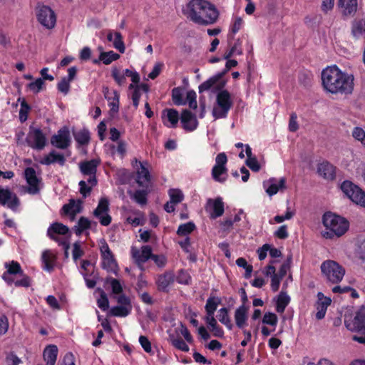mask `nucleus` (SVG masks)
I'll return each mask as SVG.
<instances>
[{"instance_id":"680f3d73","label":"nucleus","mask_w":365,"mask_h":365,"mask_svg":"<svg viewBox=\"0 0 365 365\" xmlns=\"http://www.w3.org/2000/svg\"><path fill=\"white\" fill-rule=\"evenodd\" d=\"M22 278L15 281L14 284L16 287H29L31 286V279L30 277L23 272L22 275H20Z\"/></svg>"},{"instance_id":"ea45409f","label":"nucleus","mask_w":365,"mask_h":365,"mask_svg":"<svg viewBox=\"0 0 365 365\" xmlns=\"http://www.w3.org/2000/svg\"><path fill=\"white\" fill-rule=\"evenodd\" d=\"M62 211L66 215H69L73 220L76 215L80 212L79 207L76 204L74 200H71L68 204H66L62 207Z\"/></svg>"},{"instance_id":"6e6d98bb","label":"nucleus","mask_w":365,"mask_h":365,"mask_svg":"<svg viewBox=\"0 0 365 365\" xmlns=\"http://www.w3.org/2000/svg\"><path fill=\"white\" fill-rule=\"evenodd\" d=\"M169 195L172 204H178L182 201L184 195L181 190L178 189H170L169 190Z\"/></svg>"},{"instance_id":"7c9ffc66","label":"nucleus","mask_w":365,"mask_h":365,"mask_svg":"<svg viewBox=\"0 0 365 365\" xmlns=\"http://www.w3.org/2000/svg\"><path fill=\"white\" fill-rule=\"evenodd\" d=\"M104 95L105 98L108 102L110 111L111 113H118L119 110V93L117 91H113L111 93L107 91L106 93H104Z\"/></svg>"},{"instance_id":"39448f33","label":"nucleus","mask_w":365,"mask_h":365,"mask_svg":"<svg viewBox=\"0 0 365 365\" xmlns=\"http://www.w3.org/2000/svg\"><path fill=\"white\" fill-rule=\"evenodd\" d=\"M321 271L327 279L333 284L340 282L345 274L344 267L333 260H327L322 262Z\"/></svg>"},{"instance_id":"2eb2a0df","label":"nucleus","mask_w":365,"mask_h":365,"mask_svg":"<svg viewBox=\"0 0 365 365\" xmlns=\"http://www.w3.org/2000/svg\"><path fill=\"white\" fill-rule=\"evenodd\" d=\"M348 329L365 334V307H361L356 312L353 320L350 322L345 320Z\"/></svg>"},{"instance_id":"de8ad7c7","label":"nucleus","mask_w":365,"mask_h":365,"mask_svg":"<svg viewBox=\"0 0 365 365\" xmlns=\"http://www.w3.org/2000/svg\"><path fill=\"white\" fill-rule=\"evenodd\" d=\"M195 227V225L192 222L181 224L178 228L177 234L179 236H186L194 231Z\"/></svg>"},{"instance_id":"412c9836","label":"nucleus","mask_w":365,"mask_h":365,"mask_svg":"<svg viewBox=\"0 0 365 365\" xmlns=\"http://www.w3.org/2000/svg\"><path fill=\"white\" fill-rule=\"evenodd\" d=\"M318 300L315 304V308L317 310L316 313V319L319 320L324 317L328 306L331 304V300L329 297L324 296L322 292H318Z\"/></svg>"},{"instance_id":"052dcab7","label":"nucleus","mask_w":365,"mask_h":365,"mask_svg":"<svg viewBox=\"0 0 365 365\" xmlns=\"http://www.w3.org/2000/svg\"><path fill=\"white\" fill-rule=\"evenodd\" d=\"M78 185L80 187L79 192L83 197L86 198V197L90 195L93 186H91V185L88 186L86 182L84 180H81L78 183Z\"/></svg>"},{"instance_id":"c756f323","label":"nucleus","mask_w":365,"mask_h":365,"mask_svg":"<svg viewBox=\"0 0 365 365\" xmlns=\"http://www.w3.org/2000/svg\"><path fill=\"white\" fill-rule=\"evenodd\" d=\"M247 310L248 307L244 304H242L235 310V320L237 327L240 329L244 328V327L246 325V322L247 319Z\"/></svg>"},{"instance_id":"0eeeda50","label":"nucleus","mask_w":365,"mask_h":365,"mask_svg":"<svg viewBox=\"0 0 365 365\" xmlns=\"http://www.w3.org/2000/svg\"><path fill=\"white\" fill-rule=\"evenodd\" d=\"M227 157L225 153H220L215 158V164L212 168V178L217 182L224 183L227 179V168L226 167Z\"/></svg>"},{"instance_id":"a19ab883","label":"nucleus","mask_w":365,"mask_h":365,"mask_svg":"<svg viewBox=\"0 0 365 365\" xmlns=\"http://www.w3.org/2000/svg\"><path fill=\"white\" fill-rule=\"evenodd\" d=\"M42 262L44 264V269L51 272L54 268V261L56 257L49 250H46L42 253Z\"/></svg>"},{"instance_id":"c9c22d12","label":"nucleus","mask_w":365,"mask_h":365,"mask_svg":"<svg viewBox=\"0 0 365 365\" xmlns=\"http://www.w3.org/2000/svg\"><path fill=\"white\" fill-rule=\"evenodd\" d=\"M91 227V220L86 217H81L72 230L77 236H81L84 231L89 230Z\"/></svg>"},{"instance_id":"423d86ee","label":"nucleus","mask_w":365,"mask_h":365,"mask_svg":"<svg viewBox=\"0 0 365 365\" xmlns=\"http://www.w3.org/2000/svg\"><path fill=\"white\" fill-rule=\"evenodd\" d=\"M341 190L353 202L365 207V192L350 180L341 184Z\"/></svg>"},{"instance_id":"72a5a7b5","label":"nucleus","mask_w":365,"mask_h":365,"mask_svg":"<svg viewBox=\"0 0 365 365\" xmlns=\"http://www.w3.org/2000/svg\"><path fill=\"white\" fill-rule=\"evenodd\" d=\"M150 187H143L141 190H136L133 195L129 192L131 199L140 205H146L148 202V195L150 192Z\"/></svg>"},{"instance_id":"ddd939ff","label":"nucleus","mask_w":365,"mask_h":365,"mask_svg":"<svg viewBox=\"0 0 365 365\" xmlns=\"http://www.w3.org/2000/svg\"><path fill=\"white\" fill-rule=\"evenodd\" d=\"M24 178L29 185L28 192L31 195L38 194L40 192L39 185L41 182V178L37 177L35 169L32 167L25 168Z\"/></svg>"},{"instance_id":"c85d7f7f","label":"nucleus","mask_w":365,"mask_h":365,"mask_svg":"<svg viewBox=\"0 0 365 365\" xmlns=\"http://www.w3.org/2000/svg\"><path fill=\"white\" fill-rule=\"evenodd\" d=\"M221 302V298L215 296H210L207 299L206 304L205 306L206 312V316L205 317H214L215 312Z\"/></svg>"},{"instance_id":"69168bd1","label":"nucleus","mask_w":365,"mask_h":365,"mask_svg":"<svg viewBox=\"0 0 365 365\" xmlns=\"http://www.w3.org/2000/svg\"><path fill=\"white\" fill-rule=\"evenodd\" d=\"M245 163L254 172H258L260 170V165L255 156L247 158Z\"/></svg>"},{"instance_id":"3c124183","label":"nucleus","mask_w":365,"mask_h":365,"mask_svg":"<svg viewBox=\"0 0 365 365\" xmlns=\"http://www.w3.org/2000/svg\"><path fill=\"white\" fill-rule=\"evenodd\" d=\"M106 283H109L111 286L112 292L114 294H120L123 292V287L119 280L113 277L106 278Z\"/></svg>"},{"instance_id":"20e7f679","label":"nucleus","mask_w":365,"mask_h":365,"mask_svg":"<svg viewBox=\"0 0 365 365\" xmlns=\"http://www.w3.org/2000/svg\"><path fill=\"white\" fill-rule=\"evenodd\" d=\"M226 82L222 81L217 83L216 90L220 91L216 96V105L212 109V116L215 119L227 118L230 110L232 108L233 102L231 95L227 90H223Z\"/></svg>"},{"instance_id":"774afa93","label":"nucleus","mask_w":365,"mask_h":365,"mask_svg":"<svg viewBox=\"0 0 365 365\" xmlns=\"http://www.w3.org/2000/svg\"><path fill=\"white\" fill-rule=\"evenodd\" d=\"M191 281L190 276L185 271L180 270L177 277V282L181 284H189Z\"/></svg>"},{"instance_id":"b1692460","label":"nucleus","mask_w":365,"mask_h":365,"mask_svg":"<svg viewBox=\"0 0 365 365\" xmlns=\"http://www.w3.org/2000/svg\"><path fill=\"white\" fill-rule=\"evenodd\" d=\"M317 171L324 179L333 180L336 178V167L328 161L319 164Z\"/></svg>"},{"instance_id":"f257e3e1","label":"nucleus","mask_w":365,"mask_h":365,"mask_svg":"<svg viewBox=\"0 0 365 365\" xmlns=\"http://www.w3.org/2000/svg\"><path fill=\"white\" fill-rule=\"evenodd\" d=\"M324 88L332 94H351L354 90V76L341 71L337 66H328L322 72Z\"/></svg>"},{"instance_id":"7ed1b4c3","label":"nucleus","mask_w":365,"mask_h":365,"mask_svg":"<svg viewBox=\"0 0 365 365\" xmlns=\"http://www.w3.org/2000/svg\"><path fill=\"white\" fill-rule=\"evenodd\" d=\"M322 222L327 230L322 233L326 239L339 237L344 235L349 227V222L346 219L331 212L324 214Z\"/></svg>"},{"instance_id":"473e14b6","label":"nucleus","mask_w":365,"mask_h":365,"mask_svg":"<svg viewBox=\"0 0 365 365\" xmlns=\"http://www.w3.org/2000/svg\"><path fill=\"white\" fill-rule=\"evenodd\" d=\"M73 137L78 143V148L80 146H86L91 140L90 132L88 129L83 128L73 133Z\"/></svg>"},{"instance_id":"f03ea898","label":"nucleus","mask_w":365,"mask_h":365,"mask_svg":"<svg viewBox=\"0 0 365 365\" xmlns=\"http://www.w3.org/2000/svg\"><path fill=\"white\" fill-rule=\"evenodd\" d=\"M183 12L192 21L200 25L212 24L219 18L218 10L206 0H190Z\"/></svg>"},{"instance_id":"6ab92c4d","label":"nucleus","mask_w":365,"mask_h":365,"mask_svg":"<svg viewBox=\"0 0 365 365\" xmlns=\"http://www.w3.org/2000/svg\"><path fill=\"white\" fill-rule=\"evenodd\" d=\"M131 254L135 263L139 267H141L143 263L151 259L153 255L152 248L149 245H144L141 247V251H140L137 248L132 247Z\"/></svg>"},{"instance_id":"aec40b11","label":"nucleus","mask_w":365,"mask_h":365,"mask_svg":"<svg viewBox=\"0 0 365 365\" xmlns=\"http://www.w3.org/2000/svg\"><path fill=\"white\" fill-rule=\"evenodd\" d=\"M180 121L182 128L188 132L195 130L198 126V121L196 116L190 110L187 109L182 110Z\"/></svg>"},{"instance_id":"2f4dec72","label":"nucleus","mask_w":365,"mask_h":365,"mask_svg":"<svg viewBox=\"0 0 365 365\" xmlns=\"http://www.w3.org/2000/svg\"><path fill=\"white\" fill-rule=\"evenodd\" d=\"M224 76L225 72H220L204 81L199 86V93H201L204 91H209L215 85L217 86V83Z\"/></svg>"},{"instance_id":"4be33fe9","label":"nucleus","mask_w":365,"mask_h":365,"mask_svg":"<svg viewBox=\"0 0 365 365\" xmlns=\"http://www.w3.org/2000/svg\"><path fill=\"white\" fill-rule=\"evenodd\" d=\"M100 38L105 43H113V46H125L120 33L111 30L101 32Z\"/></svg>"},{"instance_id":"4c0bfd02","label":"nucleus","mask_w":365,"mask_h":365,"mask_svg":"<svg viewBox=\"0 0 365 365\" xmlns=\"http://www.w3.org/2000/svg\"><path fill=\"white\" fill-rule=\"evenodd\" d=\"M204 319L215 336L222 337L223 336L224 331L222 328L218 325L217 320L214 317H205Z\"/></svg>"},{"instance_id":"1a4fd4ad","label":"nucleus","mask_w":365,"mask_h":365,"mask_svg":"<svg viewBox=\"0 0 365 365\" xmlns=\"http://www.w3.org/2000/svg\"><path fill=\"white\" fill-rule=\"evenodd\" d=\"M36 14L38 21L45 28L52 29L56 25V14L49 6L38 4L36 7Z\"/></svg>"},{"instance_id":"a211bd4d","label":"nucleus","mask_w":365,"mask_h":365,"mask_svg":"<svg viewBox=\"0 0 365 365\" xmlns=\"http://www.w3.org/2000/svg\"><path fill=\"white\" fill-rule=\"evenodd\" d=\"M206 211L209 212L210 217L216 219L221 217L225 212V205L221 197L215 199H208L206 205Z\"/></svg>"},{"instance_id":"c03bdc74","label":"nucleus","mask_w":365,"mask_h":365,"mask_svg":"<svg viewBox=\"0 0 365 365\" xmlns=\"http://www.w3.org/2000/svg\"><path fill=\"white\" fill-rule=\"evenodd\" d=\"M5 267L7 269L6 272L11 275L23 274L24 271L20 264L16 261L12 260L9 263H5Z\"/></svg>"},{"instance_id":"37998d69","label":"nucleus","mask_w":365,"mask_h":365,"mask_svg":"<svg viewBox=\"0 0 365 365\" xmlns=\"http://www.w3.org/2000/svg\"><path fill=\"white\" fill-rule=\"evenodd\" d=\"M96 292L100 294V297L97 300L98 307L101 310L106 311L109 307V301L106 293L100 287L97 288Z\"/></svg>"},{"instance_id":"58836bf2","label":"nucleus","mask_w":365,"mask_h":365,"mask_svg":"<svg viewBox=\"0 0 365 365\" xmlns=\"http://www.w3.org/2000/svg\"><path fill=\"white\" fill-rule=\"evenodd\" d=\"M217 318L219 321L224 324L229 330H232L233 324L229 316V309L226 307H222L219 309Z\"/></svg>"},{"instance_id":"bb28decb","label":"nucleus","mask_w":365,"mask_h":365,"mask_svg":"<svg viewBox=\"0 0 365 365\" xmlns=\"http://www.w3.org/2000/svg\"><path fill=\"white\" fill-rule=\"evenodd\" d=\"M338 6L344 16H354L357 10V0H339Z\"/></svg>"},{"instance_id":"13d9d810","label":"nucleus","mask_w":365,"mask_h":365,"mask_svg":"<svg viewBox=\"0 0 365 365\" xmlns=\"http://www.w3.org/2000/svg\"><path fill=\"white\" fill-rule=\"evenodd\" d=\"M43 85L44 81H43V79L38 78L35 81L29 83L27 85V87L30 91L34 92V93H38L42 90Z\"/></svg>"},{"instance_id":"a18cd8bd","label":"nucleus","mask_w":365,"mask_h":365,"mask_svg":"<svg viewBox=\"0 0 365 365\" xmlns=\"http://www.w3.org/2000/svg\"><path fill=\"white\" fill-rule=\"evenodd\" d=\"M132 309L123 306H115L110 309V314L114 317H125L131 312Z\"/></svg>"},{"instance_id":"a878e982","label":"nucleus","mask_w":365,"mask_h":365,"mask_svg":"<svg viewBox=\"0 0 365 365\" xmlns=\"http://www.w3.org/2000/svg\"><path fill=\"white\" fill-rule=\"evenodd\" d=\"M174 282V274L170 272H166L158 276L156 284L160 292H168V287Z\"/></svg>"},{"instance_id":"f704fd0d","label":"nucleus","mask_w":365,"mask_h":365,"mask_svg":"<svg viewBox=\"0 0 365 365\" xmlns=\"http://www.w3.org/2000/svg\"><path fill=\"white\" fill-rule=\"evenodd\" d=\"M120 58V55L112 51L108 52H101L99 58L98 59H93V63L98 64L100 61H102L104 64H110L113 61L118 60Z\"/></svg>"},{"instance_id":"cd10ccee","label":"nucleus","mask_w":365,"mask_h":365,"mask_svg":"<svg viewBox=\"0 0 365 365\" xmlns=\"http://www.w3.org/2000/svg\"><path fill=\"white\" fill-rule=\"evenodd\" d=\"M58 347L56 345H48L43 351V359L46 362V365H55L57 356Z\"/></svg>"},{"instance_id":"dca6fc26","label":"nucleus","mask_w":365,"mask_h":365,"mask_svg":"<svg viewBox=\"0 0 365 365\" xmlns=\"http://www.w3.org/2000/svg\"><path fill=\"white\" fill-rule=\"evenodd\" d=\"M69 228L68 226L61 223V222H53L52 223L47 230V236L52 240L55 241L57 243L59 242L65 241L69 240V237L62 238L57 236L59 235H66L69 234Z\"/></svg>"},{"instance_id":"09e8293b","label":"nucleus","mask_w":365,"mask_h":365,"mask_svg":"<svg viewBox=\"0 0 365 365\" xmlns=\"http://www.w3.org/2000/svg\"><path fill=\"white\" fill-rule=\"evenodd\" d=\"M172 98L175 105L181 106L185 105V101L182 98V88L180 87L174 88L172 90Z\"/></svg>"},{"instance_id":"f3484780","label":"nucleus","mask_w":365,"mask_h":365,"mask_svg":"<svg viewBox=\"0 0 365 365\" xmlns=\"http://www.w3.org/2000/svg\"><path fill=\"white\" fill-rule=\"evenodd\" d=\"M0 204L15 212L20 205V200L10 190L0 187Z\"/></svg>"},{"instance_id":"f8f14e48","label":"nucleus","mask_w":365,"mask_h":365,"mask_svg":"<svg viewBox=\"0 0 365 365\" xmlns=\"http://www.w3.org/2000/svg\"><path fill=\"white\" fill-rule=\"evenodd\" d=\"M108 212L109 201L106 197H101L97 207L93 211V215L99 220L103 226H108L111 223L112 217Z\"/></svg>"},{"instance_id":"603ef678","label":"nucleus","mask_w":365,"mask_h":365,"mask_svg":"<svg viewBox=\"0 0 365 365\" xmlns=\"http://www.w3.org/2000/svg\"><path fill=\"white\" fill-rule=\"evenodd\" d=\"M172 345L178 350L184 352H188L190 349L186 342L180 337L171 339Z\"/></svg>"},{"instance_id":"49530a36","label":"nucleus","mask_w":365,"mask_h":365,"mask_svg":"<svg viewBox=\"0 0 365 365\" xmlns=\"http://www.w3.org/2000/svg\"><path fill=\"white\" fill-rule=\"evenodd\" d=\"M286 179L284 178H282L279 179L278 184L271 183L269 187L267 188L266 192L270 196H272L277 193L279 189L286 188Z\"/></svg>"},{"instance_id":"4d7b16f0","label":"nucleus","mask_w":365,"mask_h":365,"mask_svg":"<svg viewBox=\"0 0 365 365\" xmlns=\"http://www.w3.org/2000/svg\"><path fill=\"white\" fill-rule=\"evenodd\" d=\"M111 76L119 86H122L125 83L126 79L124 71L121 73L119 69L113 68L111 71Z\"/></svg>"},{"instance_id":"9d476101","label":"nucleus","mask_w":365,"mask_h":365,"mask_svg":"<svg viewBox=\"0 0 365 365\" xmlns=\"http://www.w3.org/2000/svg\"><path fill=\"white\" fill-rule=\"evenodd\" d=\"M100 252L103 269H106L108 272L115 273L118 270V263L115 259L114 255L104 239L101 241Z\"/></svg>"},{"instance_id":"6e6552de","label":"nucleus","mask_w":365,"mask_h":365,"mask_svg":"<svg viewBox=\"0 0 365 365\" xmlns=\"http://www.w3.org/2000/svg\"><path fill=\"white\" fill-rule=\"evenodd\" d=\"M25 140L29 147L37 150H43L47 143V139L43 130L39 128L32 126L29 128Z\"/></svg>"},{"instance_id":"e433bc0d","label":"nucleus","mask_w":365,"mask_h":365,"mask_svg":"<svg viewBox=\"0 0 365 365\" xmlns=\"http://www.w3.org/2000/svg\"><path fill=\"white\" fill-rule=\"evenodd\" d=\"M289 302V296L287 293L281 292L277 299L276 311L278 313H283Z\"/></svg>"},{"instance_id":"9b49d317","label":"nucleus","mask_w":365,"mask_h":365,"mask_svg":"<svg viewBox=\"0 0 365 365\" xmlns=\"http://www.w3.org/2000/svg\"><path fill=\"white\" fill-rule=\"evenodd\" d=\"M99 164L100 160L98 159L84 160L79 163V169L81 173L83 175L89 176L87 182L89 185H91V186H96L98 183L96 173Z\"/></svg>"},{"instance_id":"bf43d9fd","label":"nucleus","mask_w":365,"mask_h":365,"mask_svg":"<svg viewBox=\"0 0 365 365\" xmlns=\"http://www.w3.org/2000/svg\"><path fill=\"white\" fill-rule=\"evenodd\" d=\"M73 259L76 261L81 257L84 255V251L81 248V242L79 241H76L73 245Z\"/></svg>"},{"instance_id":"e2e57ef3","label":"nucleus","mask_w":365,"mask_h":365,"mask_svg":"<svg viewBox=\"0 0 365 365\" xmlns=\"http://www.w3.org/2000/svg\"><path fill=\"white\" fill-rule=\"evenodd\" d=\"M196 93L194 91H189L187 93L186 99L188 102L189 107L192 109H196L197 104L196 101Z\"/></svg>"},{"instance_id":"8fccbe9b","label":"nucleus","mask_w":365,"mask_h":365,"mask_svg":"<svg viewBox=\"0 0 365 365\" xmlns=\"http://www.w3.org/2000/svg\"><path fill=\"white\" fill-rule=\"evenodd\" d=\"M31 108L29 103L23 98L21 101V108L19 110V119L21 122H25L28 118V114Z\"/></svg>"},{"instance_id":"393cba45","label":"nucleus","mask_w":365,"mask_h":365,"mask_svg":"<svg viewBox=\"0 0 365 365\" xmlns=\"http://www.w3.org/2000/svg\"><path fill=\"white\" fill-rule=\"evenodd\" d=\"M39 163L44 165H50L53 163H58L61 166H63L66 163V158L63 154L58 153L55 150H51L48 155H45L44 158L39 161Z\"/></svg>"},{"instance_id":"79ce46f5","label":"nucleus","mask_w":365,"mask_h":365,"mask_svg":"<svg viewBox=\"0 0 365 365\" xmlns=\"http://www.w3.org/2000/svg\"><path fill=\"white\" fill-rule=\"evenodd\" d=\"M165 112H167V119L170 125H168L165 123L164 124L169 128H176L179 120L178 112L174 108L165 109L163 113Z\"/></svg>"},{"instance_id":"864d4df0","label":"nucleus","mask_w":365,"mask_h":365,"mask_svg":"<svg viewBox=\"0 0 365 365\" xmlns=\"http://www.w3.org/2000/svg\"><path fill=\"white\" fill-rule=\"evenodd\" d=\"M352 33L355 36L365 34V19L359 20L354 24Z\"/></svg>"},{"instance_id":"338daca9","label":"nucleus","mask_w":365,"mask_h":365,"mask_svg":"<svg viewBox=\"0 0 365 365\" xmlns=\"http://www.w3.org/2000/svg\"><path fill=\"white\" fill-rule=\"evenodd\" d=\"M274 235L281 240L287 239L289 236V233L287 231V226L283 225L280 226L277 230L275 231Z\"/></svg>"},{"instance_id":"5fc2aeb1","label":"nucleus","mask_w":365,"mask_h":365,"mask_svg":"<svg viewBox=\"0 0 365 365\" xmlns=\"http://www.w3.org/2000/svg\"><path fill=\"white\" fill-rule=\"evenodd\" d=\"M278 322V318L276 314L273 312H267L262 318V323L264 324L276 327Z\"/></svg>"},{"instance_id":"0e129e2a","label":"nucleus","mask_w":365,"mask_h":365,"mask_svg":"<svg viewBox=\"0 0 365 365\" xmlns=\"http://www.w3.org/2000/svg\"><path fill=\"white\" fill-rule=\"evenodd\" d=\"M139 343L145 352L149 354L152 352L151 343L147 336L143 335L140 336Z\"/></svg>"},{"instance_id":"5701e85b","label":"nucleus","mask_w":365,"mask_h":365,"mask_svg":"<svg viewBox=\"0 0 365 365\" xmlns=\"http://www.w3.org/2000/svg\"><path fill=\"white\" fill-rule=\"evenodd\" d=\"M140 169L137 171L136 182L139 187L148 188L150 187V174L147 168L143 165V163L140 162Z\"/></svg>"},{"instance_id":"4468645a","label":"nucleus","mask_w":365,"mask_h":365,"mask_svg":"<svg viewBox=\"0 0 365 365\" xmlns=\"http://www.w3.org/2000/svg\"><path fill=\"white\" fill-rule=\"evenodd\" d=\"M51 143L53 146L62 150L69 147L71 144V137L68 128L63 127L58 130L57 133L51 137Z\"/></svg>"}]
</instances>
